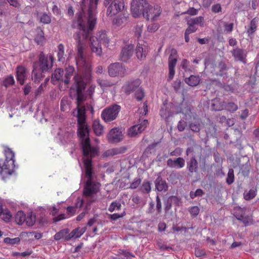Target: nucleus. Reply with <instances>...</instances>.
<instances>
[{"label":"nucleus","mask_w":259,"mask_h":259,"mask_svg":"<svg viewBox=\"0 0 259 259\" xmlns=\"http://www.w3.org/2000/svg\"><path fill=\"white\" fill-rule=\"evenodd\" d=\"M77 95V107L72 112V115L77 117L78 123L77 135L79 138L83 152V161L84 166V173L82 174V181L85 183L83 192H98L100 184L96 180L95 174L92 166V158L98 152L97 147H92L89 139V128L85 122V108L82 106V103L86 99V95L91 98L95 92V85L92 84L86 93L84 90L86 82L84 79L79 74L74 77Z\"/></svg>","instance_id":"nucleus-1"},{"label":"nucleus","mask_w":259,"mask_h":259,"mask_svg":"<svg viewBox=\"0 0 259 259\" xmlns=\"http://www.w3.org/2000/svg\"><path fill=\"white\" fill-rule=\"evenodd\" d=\"M89 2V8L88 16H84L82 13L78 14L77 20L73 22V26L78 28L79 31L75 36L77 40L76 46V56L75 61L78 71L83 72L84 75H91L92 65L90 61L84 55V51L87 47L86 40L90 33L93 30L96 24V17L95 10L98 0H82V5H84Z\"/></svg>","instance_id":"nucleus-2"},{"label":"nucleus","mask_w":259,"mask_h":259,"mask_svg":"<svg viewBox=\"0 0 259 259\" xmlns=\"http://www.w3.org/2000/svg\"><path fill=\"white\" fill-rule=\"evenodd\" d=\"M90 47L92 52L100 56L102 54L101 44L107 47L110 42V38L105 30L99 31L95 36H93L90 39Z\"/></svg>","instance_id":"nucleus-3"},{"label":"nucleus","mask_w":259,"mask_h":259,"mask_svg":"<svg viewBox=\"0 0 259 259\" xmlns=\"http://www.w3.org/2000/svg\"><path fill=\"white\" fill-rule=\"evenodd\" d=\"M6 160L4 162L0 160V175L3 179L12 175L15 168V154L10 148L5 149Z\"/></svg>","instance_id":"nucleus-4"},{"label":"nucleus","mask_w":259,"mask_h":259,"mask_svg":"<svg viewBox=\"0 0 259 259\" xmlns=\"http://www.w3.org/2000/svg\"><path fill=\"white\" fill-rule=\"evenodd\" d=\"M104 5L107 8V15L108 16L117 15L124 8L123 0H104Z\"/></svg>","instance_id":"nucleus-5"},{"label":"nucleus","mask_w":259,"mask_h":259,"mask_svg":"<svg viewBox=\"0 0 259 259\" xmlns=\"http://www.w3.org/2000/svg\"><path fill=\"white\" fill-rule=\"evenodd\" d=\"M148 8V4L145 0H133L131 3V12L134 17L137 18L142 15Z\"/></svg>","instance_id":"nucleus-6"},{"label":"nucleus","mask_w":259,"mask_h":259,"mask_svg":"<svg viewBox=\"0 0 259 259\" xmlns=\"http://www.w3.org/2000/svg\"><path fill=\"white\" fill-rule=\"evenodd\" d=\"M120 110V107L117 105L111 106L103 110L101 117L105 122H110L116 118Z\"/></svg>","instance_id":"nucleus-7"},{"label":"nucleus","mask_w":259,"mask_h":259,"mask_svg":"<svg viewBox=\"0 0 259 259\" xmlns=\"http://www.w3.org/2000/svg\"><path fill=\"white\" fill-rule=\"evenodd\" d=\"M161 8L159 6H149L143 12V16L148 20L154 21L161 14Z\"/></svg>","instance_id":"nucleus-8"},{"label":"nucleus","mask_w":259,"mask_h":259,"mask_svg":"<svg viewBox=\"0 0 259 259\" xmlns=\"http://www.w3.org/2000/svg\"><path fill=\"white\" fill-rule=\"evenodd\" d=\"M39 61L38 69L42 72H46L52 66L53 56L51 54L45 56L42 53H41L39 55Z\"/></svg>","instance_id":"nucleus-9"},{"label":"nucleus","mask_w":259,"mask_h":259,"mask_svg":"<svg viewBox=\"0 0 259 259\" xmlns=\"http://www.w3.org/2000/svg\"><path fill=\"white\" fill-rule=\"evenodd\" d=\"M108 73L111 77L123 76L125 74V68L121 63H112L108 67Z\"/></svg>","instance_id":"nucleus-10"},{"label":"nucleus","mask_w":259,"mask_h":259,"mask_svg":"<svg viewBox=\"0 0 259 259\" xmlns=\"http://www.w3.org/2000/svg\"><path fill=\"white\" fill-rule=\"evenodd\" d=\"M177 62V52L176 50L172 49L168 58V69L169 74L167 80L170 81L172 79L175 74V66Z\"/></svg>","instance_id":"nucleus-11"},{"label":"nucleus","mask_w":259,"mask_h":259,"mask_svg":"<svg viewBox=\"0 0 259 259\" xmlns=\"http://www.w3.org/2000/svg\"><path fill=\"white\" fill-rule=\"evenodd\" d=\"M148 123L147 120H140L138 124L135 125L129 128L128 135L130 137H134L142 133L146 127Z\"/></svg>","instance_id":"nucleus-12"},{"label":"nucleus","mask_w":259,"mask_h":259,"mask_svg":"<svg viewBox=\"0 0 259 259\" xmlns=\"http://www.w3.org/2000/svg\"><path fill=\"white\" fill-rule=\"evenodd\" d=\"M107 137L109 142L112 143H118L122 139V132L119 128H114L109 131Z\"/></svg>","instance_id":"nucleus-13"},{"label":"nucleus","mask_w":259,"mask_h":259,"mask_svg":"<svg viewBox=\"0 0 259 259\" xmlns=\"http://www.w3.org/2000/svg\"><path fill=\"white\" fill-rule=\"evenodd\" d=\"M134 46L132 44L125 45L122 48L120 58L122 61H127L133 55Z\"/></svg>","instance_id":"nucleus-14"},{"label":"nucleus","mask_w":259,"mask_h":259,"mask_svg":"<svg viewBox=\"0 0 259 259\" xmlns=\"http://www.w3.org/2000/svg\"><path fill=\"white\" fill-rule=\"evenodd\" d=\"M245 209L238 207L236 209L235 216L236 218L243 222L245 226H248L251 223V219L245 214Z\"/></svg>","instance_id":"nucleus-15"},{"label":"nucleus","mask_w":259,"mask_h":259,"mask_svg":"<svg viewBox=\"0 0 259 259\" xmlns=\"http://www.w3.org/2000/svg\"><path fill=\"white\" fill-rule=\"evenodd\" d=\"M148 52V48L146 44L138 43L136 49V54L138 59L141 60L145 59Z\"/></svg>","instance_id":"nucleus-16"},{"label":"nucleus","mask_w":259,"mask_h":259,"mask_svg":"<svg viewBox=\"0 0 259 259\" xmlns=\"http://www.w3.org/2000/svg\"><path fill=\"white\" fill-rule=\"evenodd\" d=\"M185 161L182 157L176 159L169 158L167 161V165L171 168H181L185 166Z\"/></svg>","instance_id":"nucleus-17"},{"label":"nucleus","mask_w":259,"mask_h":259,"mask_svg":"<svg viewBox=\"0 0 259 259\" xmlns=\"http://www.w3.org/2000/svg\"><path fill=\"white\" fill-rule=\"evenodd\" d=\"M126 149V148L124 146L110 149L105 151L103 156L104 157H109L121 154L124 153Z\"/></svg>","instance_id":"nucleus-18"},{"label":"nucleus","mask_w":259,"mask_h":259,"mask_svg":"<svg viewBox=\"0 0 259 259\" xmlns=\"http://www.w3.org/2000/svg\"><path fill=\"white\" fill-rule=\"evenodd\" d=\"M86 231V228H77L72 230L66 237V240H69L72 239H76L79 238Z\"/></svg>","instance_id":"nucleus-19"},{"label":"nucleus","mask_w":259,"mask_h":259,"mask_svg":"<svg viewBox=\"0 0 259 259\" xmlns=\"http://www.w3.org/2000/svg\"><path fill=\"white\" fill-rule=\"evenodd\" d=\"M141 83L139 79H136L129 82H127L123 87V88L124 91L129 94L130 92L135 91Z\"/></svg>","instance_id":"nucleus-20"},{"label":"nucleus","mask_w":259,"mask_h":259,"mask_svg":"<svg viewBox=\"0 0 259 259\" xmlns=\"http://www.w3.org/2000/svg\"><path fill=\"white\" fill-rule=\"evenodd\" d=\"M37 64L34 63L33 70L32 71V78L35 82H39L41 78L43 77L42 72L41 70L38 69Z\"/></svg>","instance_id":"nucleus-21"},{"label":"nucleus","mask_w":259,"mask_h":259,"mask_svg":"<svg viewBox=\"0 0 259 259\" xmlns=\"http://www.w3.org/2000/svg\"><path fill=\"white\" fill-rule=\"evenodd\" d=\"M232 55L235 60L245 63L246 53L245 51L239 49H235L232 51Z\"/></svg>","instance_id":"nucleus-22"},{"label":"nucleus","mask_w":259,"mask_h":259,"mask_svg":"<svg viewBox=\"0 0 259 259\" xmlns=\"http://www.w3.org/2000/svg\"><path fill=\"white\" fill-rule=\"evenodd\" d=\"M17 80L21 84H23L26 78L25 68L23 66H19L17 69Z\"/></svg>","instance_id":"nucleus-23"},{"label":"nucleus","mask_w":259,"mask_h":259,"mask_svg":"<svg viewBox=\"0 0 259 259\" xmlns=\"http://www.w3.org/2000/svg\"><path fill=\"white\" fill-rule=\"evenodd\" d=\"M93 129L97 136H101L104 132V126L101 124L99 119H95L93 121Z\"/></svg>","instance_id":"nucleus-24"},{"label":"nucleus","mask_w":259,"mask_h":259,"mask_svg":"<svg viewBox=\"0 0 259 259\" xmlns=\"http://www.w3.org/2000/svg\"><path fill=\"white\" fill-rule=\"evenodd\" d=\"M155 187L158 191H165L167 189V185L166 182L162 179L160 177H158L155 180Z\"/></svg>","instance_id":"nucleus-25"},{"label":"nucleus","mask_w":259,"mask_h":259,"mask_svg":"<svg viewBox=\"0 0 259 259\" xmlns=\"http://www.w3.org/2000/svg\"><path fill=\"white\" fill-rule=\"evenodd\" d=\"M187 168L190 172H196L198 169V162L195 157H192L187 162Z\"/></svg>","instance_id":"nucleus-26"},{"label":"nucleus","mask_w":259,"mask_h":259,"mask_svg":"<svg viewBox=\"0 0 259 259\" xmlns=\"http://www.w3.org/2000/svg\"><path fill=\"white\" fill-rule=\"evenodd\" d=\"M186 83L189 85L194 87L198 85L200 81V77L199 75H191L185 79Z\"/></svg>","instance_id":"nucleus-27"},{"label":"nucleus","mask_w":259,"mask_h":259,"mask_svg":"<svg viewBox=\"0 0 259 259\" xmlns=\"http://www.w3.org/2000/svg\"><path fill=\"white\" fill-rule=\"evenodd\" d=\"M37 34L34 37L35 41L38 45H42L45 42L46 39L44 36V33L43 31L40 28H37L36 29Z\"/></svg>","instance_id":"nucleus-28"},{"label":"nucleus","mask_w":259,"mask_h":259,"mask_svg":"<svg viewBox=\"0 0 259 259\" xmlns=\"http://www.w3.org/2000/svg\"><path fill=\"white\" fill-rule=\"evenodd\" d=\"M64 71L61 68L57 69L55 70L52 75V81L54 82L55 80H61L64 82L65 78L63 77Z\"/></svg>","instance_id":"nucleus-29"},{"label":"nucleus","mask_w":259,"mask_h":259,"mask_svg":"<svg viewBox=\"0 0 259 259\" xmlns=\"http://www.w3.org/2000/svg\"><path fill=\"white\" fill-rule=\"evenodd\" d=\"M211 106L215 111H220L225 109V102H221L219 99L216 98L212 101Z\"/></svg>","instance_id":"nucleus-30"},{"label":"nucleus","mask_w":259,"mask_h":259,"mask_svg":"<svg viewBox=\"0 0 259 259\" xmlns=\"http://www.w3.org/2000/svg\"><path fill=\"white\" fill-rule=\"evenodd\" d=\"M258 23V19L256 18H253L250 22L249 27L247 30V33L249 36H251L254 32L256 31L257 28V24Z\"/></svg>","instance_id":"nucleus-31"},{"label":"nucleus","mask_w":259,"mask_h":259,"mask_svg":"<svg viewBox=\"0 0 259 259\" xmlns=\"http://www.w3.org/2000/svg\"><path fill=\"white\" fill-rule=\"evenodd\" d=\"M127 21V17L124 15H120L112 20V23L113 25L116 26H120L124 24Z\"/></svg>","instance_id":"nucleus-32"},{"label":"nucleus","mask_w":259,"mask_h":259,"mask_svg":"<svg viewBox=\"0 0 259 259\" xmlns=\"http://www.w3.org/2000/svg\"><path fill=\"white\" fill-rule=\"evenodd\" d=\"M97 81L103 91L107 90L109 88L114 85L113 82L107 80L101 79L100 78L98 79Z\"/></svg>","instance_id":"nucleus-33"},{"label":"nucleus","mask_w":259,"mask_h":259,"mask_svg":"<svg viewBox=\"0 0 259 259\" xmlns=\"http://www.w3.org/2000/svg\"><path fill=\"white\" fill-rule=\"evenodd\" d=\"M26 215L23 211H18L15 215V221L19 225H22L25 223Z\"/></svg>","instance_id":"nucleus-34"},{"label":"nucleus","mask_w":259,"mask_h":259,"mask_svg":"<svg viewBox=\"0 0 259 259\" xmlns=\"http://www.w3.org/2000/svg\"><path fill=\"white\" fill-rule=\"evenodd\" d=\"M35 221L36 217L34 213L32 212H29L27 216H26V220L25 221V222L28 226H32L35 224Z\"/></svg>","instance_id":"nucleus-35"},{"label":"nucleus","mask_w":259,"mask_h":259,"mask_svg":"<svg viewBox=\"0 0 259 259\" xmlns=\"http://www.w3.org/2000/svg\"><path fill=\"white\" fill-rule=\"evenodd\" d=\"M256 189L252 188L247 191H245L243 193L244 198L246 200H249L253 199L256 195Z\"/></svg>","instance_id":"nucleus-36"},{"label":"nucleus","mask_w":259,"mask_h":259,"mask_svg":"<svg viewBox=\"0 0 259 259\" xmlns=\"http://www.w3.org/2000/svg\"><path fill=\"white\" fill-rule=\"evenodd\" d=\"M74 71V68L73 66H69L66 69V73L64 82L65 84H68L69 82L70 78L72 75Z\"/></svg>","instance_id":"nucleus-37"},{"label":"nucleus","mask_w":259,"mask_h":259,"mask_svg":"<svg viewBox=\"0 0 259 259\" xmlns=\"http://www.w3.org/2000/svg\"><path fill=\"white\" fill-rule=\"evenodd\" d=\"M69 230L68 229L61 230L54 235V239L56 240H59L61 239L64 238L66 240V237L69 234Z\"/></svg>","instance_id":"nucleus-38"},{"label":"nucleus","mask_w":259,"mask_h":259,"mask_svg":"<svg viewBox=\"0 0 259 259\" xmlns=\"http://www.w3.org/2000/svg\"><path fill=\"white\" fill-rule=\"evenodd\" d=\"M64 46L60 44L58 46L57 56L59 61L63 62L65 60Z\"/></svg>","instance_id":"nucleus-39"},{"label":"nucleus","mask_w":259,"mask_h":259,"mask_svg":"<svg viewBox=\"0 0 259 259\" xmlns=\"http://www.w3.org/2000/svg\"><path fill=\"white\" fill-rule=\"evenodd\" d=\"M70 109V102L67 97H63L61 101V110L63 111H67Z\"/></svg>","instance_id":"nucleus-40"},{"label":"nucleus","mask_w":259,"mask_h":259,"mask_svg":"<svg viewBox=\"0 0 259 259\" xmlns=\"http://www.w3.org/2000/svg\"><path fill=\"white\" fill-rule=\"evenodd\" d=\"M188 25L193 24L195 26L196 24H199L200 26L203 25V18L202 17H198L189 20L187 22Z\"/></svg>","instance_id":"nucleus-41"},{"label":"nucleus","mask_w":259,"mask_h":259,"mask_svg":"<svg viewBox=\"0 0 259 259\" xmlns=\"http://www.w3.org/2000/svg\"><path fill=\"white\" fill-rule=\"evenodd\" d=\"M0 217L5 222H8L11 220L12 215L9 210L5 209L2 214L0 215Z\"/></svg>","instance_id":"nucleus-42"},{"label":"nucleus","mask_w":259,"mask_h":259,"mask_svg":"<svg viewBox=\"0 0 259 259\" xmlns=\"http://www.w3.org/2000/svg\"><path fill=\"white\" fill-rule=\"evenodd\" d=\"M15 82L14 77L12 76H7L3 82V85L6 88L13 85Z\"/></svg>","instance_id":"nucleus-43"},{"label":"nucleus","mask_w":259,"mask_h":259,"mask_svg":"<svg viewBox=\"0 0 259 259\" xmlns=\"http://www.w3.org/2000/svg\"><path fill=\"white\" fill-rule=\"evenodd\" d=\"M141 190L143 193H148L151 191V185L149 182H145L143 183Z\"/></svg>","instance_id":"nucleus-44"},{"label":"nucleus","mask_w":259,"mask_h":259,"mask_svg":"<svg viewBox=\"0 0 259 259\" xmlns=\"http://www.w3.org/2000/svg\"><path fill=\"white\" fill-rule=\"evenodd\" d=\"M20 241V239L18 237H16L15 238H10L9 237H7V238H5L4 240L5 243H6L7 244H17V243H19Z\"/></svg>","instance_id":"nucleus-45"},{"label":"nucleus","mask_w":259,"mask_h":259,"mask_svg":"<svg viewBox=\"0 0 259 259\" xmlns=\"http://www.w3.org/2000/svg\"><path fill=\"white\" fill-rule=\"evenodd\" d=\"M190 129L195 132H198L200 130V123L198 121H195L190 124Z\"/></svg>","instance_id":"nucleus-46"},{"label":"nucleus","mask_w":259,"mask_h":259,"mask_svg":"<svg viewBox=\"0 0 259 259\" xmlns=\"http://www.w3.org/2000/svg\"><path fill=\"white\" fill-rule=\"evenodd\" d=\"M225 109L229 111L234 112L237 110L238 107L233 103H229L227 105L225 104Z\"/></svg>","instance_id":"nucleus-47"},{"label":"nucleus","mask_w":259,"mask_h":259,"mask_svg":"<svg viewBox=\"0 0 259 259\" xmlns=\"http://www.w3.org/2000/svg\"><path fill=\"white\" fill-rule=\"evenodd\" d=\"M121 205L119 203L117 202H113L111 203L108 208L110 212H113L115 210H119L120 208Z\"/></svg>","instance_id":"nucleus-48"},{"label":"nucleus","mask_w":259,"mask_h":259,"mask_svg":"<svg viewBox=\"0 0 259 259\" xmlns=\"http://www.w3.org/2000/svg\"><path fill=\"white\" fill-rule=\"evenodd\" d=\"M227 183L230 185L234 182V171L233 169H229L226 180Z\"/></svg>","instance_id":"nucleus-49"},{"label":"nucleus","mask_w":259,"mask_h":259,"mask_svg":"<svg viewBox=\"0 0 259 259\" xmlns=\"http://www.w3.org/2000/svg\"><path fill=\"white\" fill-rule=\"evenodd\" d=\"M40 21L44 24H49L51 22V17L48 14L44 13L40 17Z\"/></svg>","instance_id":"nucleus-50"},{"label":"nucleus","mask_w":259,"mask_h":259,"mask_svg":"<svg viewBox=\"0 0 259 259\" xmlns=\"http://www.w3.org/2000/svg\"><path fill=\"white\" fill-rule=\"evenodd\" d=\"M122 255H123V257H113L110 259H131L132 257H134V255L130 252L126 251H122Z\"/></svg>","instance_id":"nucleus-51"},{"label":"nucleus","mask_w":259,"mask_h":259,"mask_svg":"<svg viewBox=\"0 0 259 259\" xmlns=\"http://www.w3.org/2000/svg\"><path fill=\"white\" fill-rule=\"evenodd\" d=\"M135 97L138 101L142 100L144 97V91L141 88L138 89L135 93Z\"/></svg>","instance_id":"nucleus-52"},{"label":"nucleus","mask_w":259,"mask_h":259,"mask_svg":"<svg viewBox=\"0 0 259 259\" xmlns=\"http://www.w3.org/2000/svg\"><path fill=\"white\" fill-rule=\"evenodd\" d=\"M159 28V25L157 23H152L148 25L147 30L150 32L156 31Z\"/></svg>","instance_id":"nucleus-53"},{"label":"nucleus","mask_w":259,"mask_h":259,"mask_svg":"<svg viewBox=\"0 0 259 259\" xmlns=\"http://www.w3.org/2000/svg\"><path fill=\"white\" fill-rule=\"evenodd\" d=\"M141 182V180L140 179H135L134 181L131 184L130 188L133 189L137 188L140 184Z\"/></svg>","instance_id":"nucleus-54"},{"label":"nucleus","mask_w":259,"mask_h":259,"mask_svg":"<svg viewBox=\"0 0 259 259\" xmlns=\"http://www.w3.org/2000/svg\"><path fill=\"white\" fill-rule=\"evenodd\" d=\"M160 115L163 118L167 120L168 118L170 116V114L167 112L166 109L162 108L160 111Z\"/></svg>","instance_id":"nucleus-55"},{"label":"nucleus","mask_w":259,"mask_h":259,"mask_svg":"<svg viewBox=\"0 0 259 259\" xmlns=\"http://www.w3.org/2000/svg\"><path fill=\"white\" fill-rule=\"evenodd\" d=\"M189 212L193 216H196L199 212V208L197 206H193L189 209Z\"/></svg>","instance_id":"nucleus-56"},{"label":"nucleus","mask_w":259,"mask_h":259,"mask_svg":"<svg viewBox=\"0 0 259 259\" xmlns=\"http://www.w3.org/2000/svg\"><path fill=\"white\" fill-rule=\"evenodd\" d=\"M182 153V150L180 148H177L175 150L170 153V155L171 156H180Z\"/></svg>","instance_id":"nucleus-57"},{"label":"nucleus","mask_w":259,"mask_h":259,"mask_svg":"<svg viewBox=\"0 0 259 259\" xmlns=\"http://www.w3.org/2000/svg\"><path fill=\"white\" fill-rule=\"evenodd\" d=\"M189 62L186 59L183 60L181 62V67L186 71L190 70L189 68Z\"/></svg>","instance_id":"nucleus-58"},{"label":"nucleus","mask_w":259,"mask_h":259,"mask_svg":"<svg viewBox=\"0 0 259 259\" xmlns=\"http://www.w3.org/2000/svg\"><path fill=\"white\" fill-rule=\"evenodd\" d=\"M186 126V122L184 120H180L178 124V129L179 131H183Z\"/></svg>","instance_id":"nucleus-59"},{"label":"nucleus","mask_w":259,"mask_h":259,"mask_svg":"<svg viewBox=\"0 0 259 259\" xmlns=\"http://www.w3.org/2000/svg\"><path fill=\"white\" fill-rule=\"evenodd\" d=\"M143 30L142 25H137L135 29V35L139 38L141 36Z\"/></svg>","instance_id":"nucleus-60"},{"label":"nucleus","mask_w":259,"mask_h":259,"mask_svg":"<svg viewBox=\"0 0 259 259\" xmlns=\"http://www.w3.org/2000/svg\"><path fill=\"white\" fill-rule=\"evenodd\" d=\"M205 251L200 248H195V254L197 257H201L205 254Z\"/></svg>","instance_id":"nucleus-61"},{"label":"nucleus","mask_w":259,"mask_h":259,"mask_svg":"<svg viewBox=\"0 0 259 259\" xmlns=\"http://www.w3.org/2000/svg\"><path fill=\"white\" fill-rule=\"evenodd\" d=\"M224 27L225 32H226L227 33L231 32L233 28V24L232 23L229 24L226 23L224 25Z\"/></svg>","instance_id":"nucleus-62"},{"label":"nucleus","mask_w":259,"mask_h":259,"mask_svg":"<svg viewBox=\"0 0 259 259\" xmlns=\"http://www.w3.org/2000/svg\"><path fill=\"white\" fill-rule=\"evenodd\" d=\"M188 25H189V27H188V28L186 29V30L185 31V33H186L187 34H190V33L195 32L196 31V30L197 29V28L193 24Z\"/></svg>","instance_id":"nucleus-63"},{"label":"nucleus","mask_w":259,"mask_h":259,"mask_svg":"<svg viewBox=\"0 0 259 259\" xmlns=\"http://www.w3.org/2000/svg\"><path fill=\"white\" fill-rule=\"evenodd\" d=\"M73 134L70 132H67L64 136L62 137V139L65 141H69L73 136Z\"/></svg>","instance_id":"nucleus-64"}]
</instances>
